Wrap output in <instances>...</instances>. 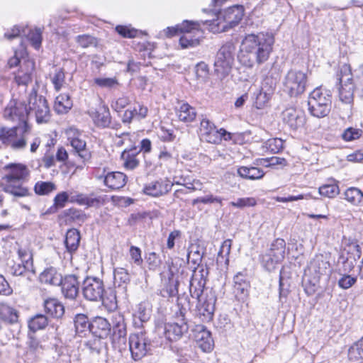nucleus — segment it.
Returning <instances> with one entry per match:
<instances>
[{"mask_svg":"<svg viewBox=\"0 0 363 363\" xmlns=\"http://www.w3.org/2000/svg\"><path fill=\"white\" fill-rule=\"evenodd\" d=\"M29 111L26 104L15 99L5 107L3 116L13 123L12 128H0V141L14 150H24L30 141V127L27 123Z\"/></svg>","mask_w":363,"mask_h":363,"instance_id":"f257e3e1","label":"nucleus"},{"mask_svg":"<svg viewBox=\"0 0 363 363\" xmlns=\"http://www.w3.org/2000/svg\"><path fill=\"white\" fill-rule=\"evenodd\" d=\"M274 43V37L269 33L247 35L242 41L239 61L247 67L263 64L269 59Z\"/></svg>","mask_w":363,"mask_h":363,"instance_id":"f03ea898","label":"nucleus"},{"mask_svg":"<svg viewBox=\"0 0 363 363\" xmlns=\"http://www.w3.org/2000/svg\"><path fill=\"white\" fill-rule=\"evenodd\" d=\"M208 271L201 269L199 271L195 270L191 277L189 284V293L193 298L198 301L196 305L197 314L203 321H210L213 315L216 296L212 290H206L204 288L206 284V276Z\"/></svg>","mask_w":363,"mask_h":363,"instance_id":"7ed1b4c3","label":"nucleus"},{"mask_svg":"<svg viewBox=\"0 0 363 363\" xmlns=\"http://www.w3.org/2000/svg\"><path fill=\"white\" fill-rule=\"evenodd\" d=\"M4 168L8 170V173L0 180V186L3 191L14 197L28 196L29 189L22 184L29 175L27 167L23 164L12 163L7 164Z\"/></svg>","mask_w":363,"mask_h":363,"instance_id":"20e7f679","label":"nucleus"},{"mask_svg":"<svg viewBox=\"0 0 363 363\" xmlns=\"http://www.w3.org/2000/svg\"><path fill=\"white\" fill-rule=\"evenodd\" d=\"M190 309L189 298L178 297L177 311L175 312L174 323H167L164 326V335L170 342L180 339L189 330L186 313Z\"/></svg>","mask_w":363,"mask_h":363,"instance_id":"39448f33","label":"nucleus"},{"mask_svg":"<svg viewBox=\"0 0 363 363\" xmlns=\"http://www.w3.org/2000/svg\"><path fill=\"white\" fill-rule=\"evenodd\" d=\"M337 80L340 82L339 97L340 101L346 106L343 117L349 118L352 116L354 91L356 86L350 65L344 64L340 67V71L337 73Z\"/></svg>","mask_w":363,"mask_h":363,"instance_id":"423d86ee","label":"nucleus"},{"mask_svg":"<svg viewBox=\"0 0 363 363\" xmlns=\"http://www.w3.org/2000/svg\"><path fill=\"white\" fill-rule=\"evenodd\" d=\"M242 16L243 10L241 6L229 7L220 12L216 19L209 21L210 29L213 33L225 32L238 25Z\"/></svg>","mask_w":363,"mask_h":363,"instance_id":"0eeeda50","label":"nucleus"},{"mask_svg":"<svg viewBox=\"0 0 363 363\" xmlns=\"http://www.w3.org/2000/svg\"><path fill=\"white\" fill-rule=\"evenodd\" d=\"M331 104L330 91L323 89L321 87L315 88L309 96L308 110L314 117L323 118L330 113Z\"/></svg>","mask_w":363,"mask_h":363,"instance_id":"6e6552de","label":"nucleus"},{"mask_svg":"<svg viewBox=\"0 0 363 363\" xmlns=\"http://www.w3.org/2000/svg\"><path fill=\"white\" fill-rule=\"evenodd\" d=\"M128 343L131 357L135 361L140 360L151 354L154 347L152 340L145 332L130 334Z\"/></svg>","mask_w":363,"mask_h":363,"instance_id":"1a4fd4ad","label":"nucleus"},{"mask_svg":"<svg viewBox=\"0 0 363 363\" xmlns=\"http://www.w3.org/2000/svg\"><path fill=\"white\" fill-rule=\"evenodd\" d=\"M306 74L297 69H290L283 81L284 91L290 96H298L302 94L306 90Z\"/></svg>","mask_w":363,"mask_h":363,"instance_id":"9d476101","label":"nucleus"},{"mask_svg":"<svg viewBox=\"0 0 363 363\" xmlns=\"http://www.w3.org/2000/svg\"><path fill=\"white\" fill-rule=\"evenodd\" d=\"M235 48L231 43L223 45L218 51L214 62L215 72L223 77L228 75L234 60Z\"/></svg>","mask_w":363,"mask_h":363,"instance_id":"9b49d317","label":"nucleus"},{"mask_svg":"<svg viewBox=\"0 0 363 363\" xmlns=\"http://www.w3.org/2000/svg\"><path fill=\"white\" fill-rule=\"evenodd\" d=\"M308 272L313 277L311 281L313 285L319 282L321 277H328L332 272V268L327 255H316L311 261L308 266Z\"/></svg>","mask_w":363,"mask_h":363,"instance_id":"f8f14e48","label":"nucleus"},{"mask_svg":"<svg viewBox=\"0 0 363 363\" xmlns=\"http://www.w3.org/2000/svg\"><path fill=\"white\" fill-rule=\"evenodd\" d=\"M112 343L115 347L121 349L126 344L127 328L124 315L114 313L111 316Z\"/></svg>","mask_w":363,"mask_h":363,"instance_id":"ddd939ff","label":"nucleus"},{"mask_svg":"<svg viewBox=\"0 0 363 363\" xmlns=\"http://www.w3.org/2000/svg\"><path fill=\"white\" fill-rule=\"evenodd\" d=\"M29 109L34 112L38 123L46 122L49 119L50 108L46 99L42 96H38L35 89H33L29 96Z\"/></svg>","mask_w":363,"mask_h":363,"instance_id":"4468645a","label":"nucleus"},{"mask_svg":"<svg viewBox=\"0 0 363 363\" xmlns=\"http://www.w3.org/2000/svg\"><path fill=\"white\" fill-rule=\"evenodd\" d=\"M82 292L84 298L89 301H100L105 292L102 280L96 277H87L83 281Z\"/></svg>","mask_w":363,"mask_h":363,"instance_id":"2eb2a0df","label":"nucleus"},{"mask_svg":"<svg viewBox=\"0 0 363 363\" xmlns=\"http://www.w3.org/2000/svg\"><path fill=\"white\" fill-rule=\"evenodd\" d=\"M281 116L283 122L294 130L303 127L306 123V115L301 109L289 107L282 112Z\"/></svg>","mask_w":363,"mask_h":363,"instance_id":"dca6fc26","label":"nucleus"},{"mask_svg":"<svg viewBox=\"0 0 363 363\" xmlns=\"http://www.w3.org/2000/svg\"><path fill=\"white\" fill-rule=\"evenodd\" d=\"M35 70V62L30 59H23V63L17 72L14 73V82L18 86H28L33 80Z\"/></svg>","mask_w":363,"mask_h":363,"instance_id":"f3484780","label":"nucleus"},{"mask_svg":"<svg viewBox=\"0 0 363 363\" xmlns=\"http://www.w3.org/2000/svg\"><path fill=\"white\" fill-rule=\"evenodd\" d=\"M199 135L201 140L209 143H219L220 135L216 127L207 118H203L200 123Z\"/></svg>","mask_w":363,"mask_h":363,"instance_id":"a211bd4d","label":"nucleus"},{"mask_svg":"<svg viewBox=\"0 0 363 363\" xmlns=\"http://www.w3.org/2000/svg\"><path fill=\"white\" fill-rule=\"evenodd\" d=\"M172 186L173 184L168 179H159L146 184L143 192L153 197H159L170 191Z\"/></svg>","mask_w":363,"mask_h":363,"instance_id":"6ab92c4d","label":"nucleus"},{"mask_svg":"<svg viewBox=\"0 0 363 363\" xmlns=\"http://www.w3.org/2000/svg\"><path fill=\"white\" fill-rule=\"evenodd\" d=\"M89 115L97 127L101 128L111 127V116L107 106L101 105L97 109L91 110L89 111Z\"/></svg>","mask_w":363,"mask_h":363,"instance_id":"aec40b11","label":"nucleus"},{"mask_svg":"<svg viewBox=\"0 0 363 363\" xmlns=\"http://www.w3.org/2000/svg\"><path fill=\"white\" fill-rule=\"evenodd\" d=\"M194 339L203 352H210L213 347L211 333L203 325L196 326L194 330Z\"/></svg>","mask_w":363,"mask_h":363,"instance_id":"412c9836","label":"nucleus"},{"mask_svg":"<svg viewBox=\"0 0 363 363\" xmlns=\"http://www.w3.org/2000/svg\"><path fill=\"white\" fill-rule=\"evenodd\" d=\"M96 179H103L106 186L111 189L122 188L126 183L127 177L121 172H111L106 174L96 175Z\"/></svg>","mask_w":363,"mask_h":363,"instance_id":"4be33fe9","label":"nucleus"},{"mask_svg":"<svg viewBox=\"0 0 363 363\" xmlns=\"http://www.w3.org/2000/svg\"><path fill=\"white\" fill-rule=\"evenodd\" d=\"M62 292L67 298L74 299L79 292V281L74 274L66 275L60 283Z\"/></svg>","mask_w":363,"mask_h":363,"instance_id":"5701e85b","label":"nucleus"},{"mask_svg":"<svg viewBox=\"0 0 363 363\" xmlns=\"http://www.w3.org/2000/svg\"><path fill=\"white\" fill-rule=\"evenodd\" d=\"M111 331V323L104 318L98 316L91 322L90 333L99 339L106 338L110 335Z\"/></svg>","mask_w":363,"mask_h":363,"instance_id":"b1692460","label":"nucleus"},{"mask_svg":"<svg viewBox=\"0 0 363 363\" xmlns=\"http://www.w3.org/2000/svg\"><path fill=\"white\" fill-rule=\"evenodd\" d=\"M234 294L239 300H244L247 296L250 289V281L247 277L241 272L238 273L233 278Z\"/></svg>","mask_w":363,"mask_h":363,"instance_id":"393cba45","label":"nucleus"},{"mask_svg":"<svg viewBox=\"0 0 363 363\" xmlns=\"http://www.w3.org/2000/svg\"><path fill=\"white\" fill-rule=\"evenodd\" d=\"M201 23L198 28H192L191 26L189 27L190 30L183 31L182 36L179 38V45L183 49L194 48L199 45L201 36H198L200 33Z\"/></svg>","mask_w":363,"mask_h":363,"instance_id":"a878e982","label":"nucleus"},{"mask_svg":"<svg viewBox=\"0 0 363 363\" xmlns=\"http://www.w3.org/2000/svg\"><path fill=\"white\" fill-rule=\"evenodd\" d=\"M140 150L136 147L128 150H124L121 155L123 166L127 170H133L140 164V160L138 158Z\"/></svg>","mask_w":363,"mask_h":363,"instance_id":"bb28decb","label":"nucleus"},{"mask_svg":"<svg viewBox=\"0 0 363 363\" xmlns=\"http://www.w3.org/2000/svg\"><path fill=\"white\" fill-rule=\"evenodd\" d=\"M151 311L147 303H140L137 306V309L133 315V325L135 328H140L143 323L149 320Z\"/></svg>","mask_w":363,"mask_h":363,"instance_id":"cd10ccee","label":"nucleus"},{"mask_svg":"<svg viewBox=\"0 0 363 363\" xmlns=\"http://www.w3.org/2000/svg\"><path fill=\"white\" fill-rule=\"evenodd\" d=\"M191 26L192 28L196 29L199 26V21H184L182 24H178L175 26L167 27L163 30L164 35L167 38H172L179 33H182L183 31H189V27Z\"/></svg>","mask_w":363,"mask_h":363,"instance_id":"c85d7f7f","label":"nucleus"},{"mask_svg":"<svg viewBox=\"0 0 363 363\" xmlns=\"http://www.w3.org/2000/svg\"><path fill=\"white\" fill-rule=\"evenodd\" d=\"M177 116L180 121L184 123H191L196 117L195 108L187 103H182L176 111Z\"/></svg>","mask_w":363,"mask_h":363,"instance_id":"c756f323","label":"nucleus"},{"mask_svg":"<svg viewBox=\"0 0 363 363\" xmlns=\"http://www.w3.org/2000/svg\"><path fill=\"white\" fill-rule=\"evenodd\" d=\"M62 278L61 274L52 267L45 269L40 275V280L42 283L54 286H60L62 283Z\"/></svg>","mask_w":363,"mask_h":363,"instance_id":"7c9ffc66","label":"nucleus"},{"mask_svg":"<svg viewBox=\"0 0 363 363\" xmlns=\"http://www.w3.org/2000/svg\"><path fill=\"white\" fill-rule=\"evenodd\" d=\"M44 308L48 315L59 318L65 313L63 305L55 298H48L44 301Z\"/></svg>","mask_w":363,"mask_h":363,"instance_id":"2f4dec72","label":"nucleus"},{"mask_svg":"<svg viewBox=\"0 0 363 363\" xmlns=\"http://www.w3.org/2000/svg\"><path fill=\"white\" fill-rule=\"evenodd\" d=\"M345 199L350 204L363 208V192L357 187H350L344 193Z\"/></svg>","mask_w":363,"mask_h":363,"instance_id":"473e14b6","label":"nucleus"},{"mask_svg":"<svg viewBox=\"0 0 363 363\" xmlns=\"http://www.w3.org/2000/svg\"><path fill=\"white\" fill-rule=\"evenodd\" d=\"M72 107V101L68 94H61L55 98L54 110L57 113H66Z\"/></svg>","mask_w":363,"mask_h":363,"instance_id":"72a5a7b5","label":"nucleus"},{"mask_svg":"<svg viewBox=\"0 0 363 363\" xmlns=\"http://www.w3.org/2000/svg\"><path fill=\"white\" fill-rule=\"evenodd\" d=\"M238 174L246 179H259L263 177L264 173L260 168L256 167H240L237 170Z\"/></svg>","mask_w":363,"mask_h":363,"instance_id":"f704fd0d","label":"nucleus"},{"mask_svg":"<svg viewBox=\"0 0 363 363\" xmlns=\"http://www.w3.org/2000/svg\"><path fill=\"white\" fill-rule=\"evenodd\" d=\"M80 238L79 232L77 229H70L67 232L65 244L68 252L72 254L78 249Z\"/></svg>","mask_w":363,"mask_h":363,"instance_id":"c9c22d12","label":"nucleus"},{"mask_svg":"<svg viewBox=\"0 0 363 363\" xmlns=\"http://www.w3.org/2000/svg\"><path fill=\"white\" fill-rule=\"evenodd\" d=\"M74 327L76 333L79 336H85L91 332V323L89 318L84 314H77L74 318Z\"/></svg>","mask_w":363,"mask_h":363,"instance_id":"e433bc0d","label":"nucleus"},{"mask_svg":"<svg viewBox=\"0 0 363 363\" xmlns=\"http://www.w3.org/2000/svg\"><path fill=\"white\" fill-rule=\"evenodd\" d=\"M348 359L352 363L363 360V337L348 350Z\"/></svg>","mask_w":363,"mask_h":363,"instance_id":"4c0bfd02","label":"nucleus"},{"mask_svg":"<svg viewBox=\"0 0 363 363\" xmlns=\"http://www.w3.org/2000/svg\"><path fill=\"white\" fill-rule=\"evenodd\" d=\"M286 243L283 239H277L271 245L267 254L274 257L275 259L281 262L284 258Z\"/></svg>","mask_w":363,"mask_h":363,"instance_id":"58836bf2","label":"nucleus"},{"mask_svg":"<svg viewBox=\"0 0 363 363\" xmlns=\"http://www.w3.org/2000/svg\"><path fill=\"white\" fill-rule=\"evenodd\" d=\"M18 313L14 308L7 305H0V318L9 323H14L18 321Z\"/></svg>","mask_w":363,"mask_h":363,"instance_id":"ea45409f","label":"nucleus"},{"mask_svg":"<svg viewBox=\"0 0 363 363\" xmlns=\"http://www.w3.org/2000/svg\"><path fill=\"white\" fill-rule=\"evenodd\" d=\"M340 264L342 265L338 268L339 274H348L354 269L356 264V259L351 256L345 257L343 255H341L337 260V264L340 265Z\"/></svg>","mask_w":363,"mask_h":363,"instance_id":"a19ab883","label":"nucleus"},{"mask_svg":"<svg viewBox=\"0 0 363 363\" xmlns=\"http://www.w3.org/2000/svg\"><path fill=\"white\" fill-rule=\"evenodd\" d=\"M70 144L78 153L79 156L84 160H86L90 158V153L86 150L85 141L79 139L78 138H74L70 140Z\"/></svg>","mask_w":363,"mask_h":363,"instance_id":"79ce46f5","label":"nucleus"},{"mask_svg":"<svg viewBox=\"0 0 363 363\" xmlns=\"http://www.w3.org/2000/svg\"><path fill=\"white\" fill-rule=\"evenodd\" d=\"M27 272L35 274L33 263L27 262V264L14 263L10 268V273L13 276H22Z\"/></svg>","mask_w":363,"mask_h":363,"instance_id":"37998d69","label":"nucleus"},{"mask_svg":"<svg viewBox=\"0 0 363 363\" xmlns=\"http://www.w3.org/2000/svg\"><path fill=\"white\" fill-rule=\"evenodd\" d=\"M48 324L47 317L42 314H38L29 320L28 327L30 330L35 332L45 328Z\"/></svg>","mask_w":363,"mask_h":363,"instance_id":"c03bdc74","label":"nucleus"},{"mask_svg":"<svg viewBox=\"0 0 363 363\" xmlns=\"http://www.w3.org/2000/svg\"><path fill=\"white\" fill-rule=\"evenodd\" d=\"M50 78L56 91H59L65 83V75L62 68H55L54 72L50 74Z\"/></svg>","mask_w":363,"mask_h":363,"instance_id":"a18cd8bd","label":"nucleus"},{"mask_svg":"<svg viewBox=\"0 0 363 363\" xmlns=\"http://www.w3.org/2000/svg\"><path fill=\"white\" fill-rule=\"evenodd\" d=\"M318 192L320 195L334 198L340 193L339 186L335 182L332 184H324L319 187Z\"/></svg>","mask_w":363,"mask_h":363,"instance_id":"49530a36","label":"nucleus"},{"mask_svg":"<svg viewBox=\"0 0 363 363\" xmlns=\"http://www.w3.org/2000/svg\"><path fill=\"white\" fill-rule=\"evenodd\" d=\"M55 189V185L50 182H38L34 191L38 195H47Z\"/></svg>","mask_w":363,"mask_h":363,"instance_id":"de8ad7c7","label":"nucleus"},{"mask_svg":"<svg viewBox=\"0 0 363 363\" xmlns=\"http://www.w3.org/2000/svg\"><path fill=\"white\" fill-rule=\"evenodd\" d=\"M265 148L271 153H278L284 147V141L281 138H270L264 143Z\"/></svg>","mask_w":363,"mask_h":363,"instance_id":"09e8293b","label":"nucleus"},{"mask_svg":"<svg viewBox=\"0 0 363 363\" xmlns=\"http://www.w3.org/2000/svg\"><path fill=\"white\" fill-rule=\"evenodd\" d=\"M102 301L103 305L108 308V311L115 310L117 308L116 296L113 290H111L109 294L104 292L103 298L100 300Z\"/></svg>","mask_w":363,"mask_h":363,"instance_id":"8fccbe9b","label":"nucleus"},{"mask_svg":"<svg viewBox=\"0 0 363 363\" xmlns=\"http://www.w3.org/2000/svg\"><path fill=\"white\" fill-rule=\"evenodd\" d=\"M55 363H70L69 350L65 347H56L55 355L53 356Z\"/></svg>","mask_w":363,"mask_h":363,"instance_id":"3c124183","label":"nucleus"},{"mask_svg":"<svg viewBox=\"0 0 363 363\" xmlns=\"http://www.w3.org/2000/svg\"><path fill=\"white\" fill-rule=\"evenodd\" d=\"M76 42L83 48L96 46L98 42L96 38L90 35H79L76 37Z\"/></svg>","mask_w":363,"mask_h":363,"instance_id":"603ef678","label":"nucleus"},{"mask_svg":"<svg viewBox=\"0 0 363 363\" xmlns=\"http://www.w3.org/2000/svg\"><path fill=\"white\" fill-rule=\"evenodd\" d=\"M27 38L35 49H38L42 43L41 29L35 28V30H30L27 35Z\"/></svg>","mask_w":363,"mask_h":363,"instance_id":"864d4df0","label":"nucleus"},{"mask_svg":"<svg viewBox=\"0 0 363 363\" xmlns=\"http://www.w3.org/2000/svg\"><path fill=\"white\" fill-rule=\"evenodd\" d=\"M130 275L124 268H118L114 271V284L121 286V284H128L130 281Z\"/></svg>","mask_w":363,"mask_h":363,"instance_id":"5fc2aeb1","label":"nucleus"},{"mask_svg":"<svg viewBox=\"0 0 363 363\" xmlns=\"http://www.w3.org/2000/svg\"><path fill=\"white\" fill-rule=\"evenodd\" d=\"M195 74L199 82H204L208 78V65L203 62H199L195 67Z\"/></svg>","mask_w":363,"mask_h":363,"instance_id":"6e6d98bb","label":"nucleus"},{"mask_svg":"<svg viewBox=\"0 0 363 363\" xmlns=\"http://www.w3.org/2000/svg\"><path fill=\"white\" fill-rule=\"evenodd\" d=\"M257 204V201L253 197L239 198L235 201H231L230 206L243 208L245 207H252Z\"/></svg>","mask_w":363,"mask_h":363,"instance_id":"4d7b16f0","label":"nucleus"},{"mask_svg":"<svg viewBox=\"0 0 363 363\" xmlns=\"http://www.w3.org/2000/svg\"><path fill=\"white\" fill-rule=\"evenodd\" d=\"M361 130L350 127L344 130L342 138L347 142L352 141L358 139L361 136Z\"/></svg>","mask_w":363,"mask_h":363,"instance_id":"13d9d810","label":"nucleus"},{"mask_svg":"<svg viewBox=\"0 0 363 363\" xmlns=\"http://www.w3.org/2000/svg\"><path fill=\"white\" fill-rule=\"evenodd\" d=\"M342 277L338 280V286L343 289H348L357 281L356 277H352L347 274H342Z\"/></svg>","mask_w":363,"mask_h":363,"instance_id":"bf43d9fd","label":"nucleus"},{"mask_svg":"<svg viewBox=\"0 0 363 363\" xmlns=\"http://www.w3.org/2000/svg\"><path fill=\"white\" fill-rule=\"evenodd\" d=\"M279 262V260L275 259L274 257L267 253L262 256V265L269 272L274 270Z\"/></svg>","mask_w":363,"mask_h":363,"instance_id":"052dcab7","label":"nucleus"},{"mask_svg":"<svg viewBox=\"0 0 363 363\" xmlns=\"http://www.w3.org/2000/svg\"><path fill=\"white\" fill-rule=\"evenodd\" d=\"M129 255L135 265H142L143 261L141 257V250L138 247L131 246L129 250Z\"/></svg>","mask_w":363,"mask_h":363,"instance_id":"680f3d73","label":"nucleus"},{"mask_svg":"<svg viewBox=\"0 0 363 363\" xmlns=\"http://www.w3.org/2000/svg\"><path fill=\"white\" fill-rule=\"evenodd\" d=\"M117 33L123 38H133L137 35V30L130 28L125 26H118L116 28Z\"/></svg>","mask_w":363,"mask_h":363,"instance_id":"e2e57ef3","label":"nucleus"},{"mask_svg":"<svg viewBox=\"0 0 363 363\" xmlns=\"http://www.w3.org/2000/svg\"><path fill=\"white\" fill-rule=\"evenodd\" d=\"M271 93L260 89L256 96L255 105L257 108H262L264 104L269 100Z\"/></svg>","mask_w":363,"mask_h":363,"instance_id":"0e129e2a","label":"nucleus"},{"mask_svg":"<svg viewBox=\"0 0 363 363\" xmlns=\"http://www.w3.org/2000/svg\"><path fill=\"white\" fill-rule=\"evenodd\" d=\"M94 83L100 87L112 88L118 84L116 78H95Z\"/></svg>","mask_w":363,"mask_h":363,"instance_id":"69168bd1","label":"nucleus"},{"mask_svg":"<svg viewBox=\"0 0 363 363\" xmlns=\"http://www.w3.org/2000/svg\"><path fill=\"white\" fill-rule=\"evenodd\" d=\"M275 88L276 82L273 77L267 76L264 78L262 82L261 89L272 94Z\"/></svg>","mask_w":363,"mask_h":363,"instance_id":"338daca9","label":"nucleus"},{"mask_svg":"<svg viewBox=\"0 0 363 363\" xmlns=\"http://www.w3.org/2000/svg\"><path fill=\"white\" fill-rule=\"evenodd\" d=\"M130 103V99L127 96H122L113 101L111 104V108L117 111L120 112Z\"/></svg>","mask_w":363,"mask_h":363,"instance_id":"774afa93","label":"nucleus"}]
</instances>
